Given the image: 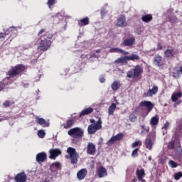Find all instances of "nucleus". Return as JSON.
<instances>
[{"mask_svg":"<svg viewBox=\"0 0 182 182\" xmlns=\"http://www.w3.org/2000/svg\"><path fill=\"white\" fill-rule=\"evenodd\" d=\"M97 175L100 178H103V177L107 176V171L103 166L99 167L97 169Z\"/></svg>","mask_w":182,"mask_h":182,"instance_id":"17","label":"nucleus"},{"mask_svg":"<svg viewBox=\"0 0 182 182\" xmlns=\"http://www.w3.org/2000/svg\"><path fill=\"white\" fill-rule=\"evenodd\" d=\"M180 75H182V66L180 67L179 70L177 71V73H176V72L173 73L174 77H180Z\"/></svg>","mask_w":182,"mask_h":182,"instance_id":"40","label":"nucleus"},{"mask_svg":"<svg viewBox=\"0 0 182 182\" xmlns=\"http://www.w3.org/2000/svg\"><path fill=\"white\" fill-rule=\"evenodd\" d=\"M169 21L170 22H171L172 23H176V22H177L178 19L176 17V16L174 15H171L169 17Z\"/></svg>","mask_w":182,"mask_h":182,"instance_id":"39","label":"nucleus"},{"mask_svg":"<svg viewBox=\"0 0 182 182\" xmlns=\"http://www.w3.org/2000/svg\"><path fill=\"white\" fill-rule=\"evenodd\" d=\"M84 131L80 127H75L70 129L68 132V136L73 137V139H82L83 137Z\"/></svg>","mask_w":182,"mask_h":182,"instance_id":"2","label":"nucleus"},{"mask_svg":"<svg viewBox=\"0 0 182 182\" xmlns=\"http://www.w3.org/2000/svg\"><path fill=\"white\" fill-rule=\"evenodd\" d=\"M26 68L23 66V65L20 64L17 65L16 66L12 68L9 72L8 75L9 77H7L4 82H0V92L4 90V87H5L6 85H9V83L6 82L11 77H14V76H16L17 75H19V73H22L23 70H25Z\"/></svg>","mask_w":182,"mask_h":182,"instance_id":"1","label":"nucleus"},{"mask_svg":"<svg viewBox=\"0 0 182 182\" xmlns=\"http://www.w3.org/2000/svg\"><path fill=\"white\" fill-rule=\"evenodd\" d=\"M164 55L166 56V58H168V59H171V58H173V56H176V55H177V50L176 49H167L165 52H164Z\"/></svg>","mask_w":182,"mask_h":182,"instance_id":"13","label":"nucleus"},{"mask_svg":"<svg viewBox=\"0 0 182 182\" xmlns=\"http://www.w3.org/2000/svg\"><path fill=\"white\" fill-rule=\"evenodd\" d=\"M10 102L9 101H6V102H4V106L5 107H9V105H10Z\"/></svg>","mask_w":182,"mask_h":182,"instance_id":"48","label":"nucleus"},{"mask_svg":"<svg viewBox=\"0 0 182 182\" xmlns=\"http://www.w3.org/2000/svg\"><path fill=\"white\" fill-rule=\"evenodd\" d=\"M159 116L153 117L151 119L150 124L151 126H157V124H159Z\"/></svg>","mask_w":182,"mask_h":182,"instance_id":"28","label":"nucleus"},{"mask_svg":"<svg viewBox=\"0 0 182 182\" xmlns=\"http://www.w3.org/2000/svg\"><path fill=\"white\" fill-rule=\"evenodd\" d=\"M137 146H141V141H138L134 142L132 144V149H134V147H137Z\"/></svg>","mask_w":182,"mask_h":182,"instance_id":"41","label":"nucleus"},{"mask_svg":"<svg viewBox=\"0 0 182 182\" xmlns=\"http://www.w3.org/2000/svg\"><path fill=\"white\" fill-rule=\"evenodd\" d=\"M55 4V0H48V6H52V5Z\"/></svg>","mask_w":182,"mask_h":182,"instance_id":"46","label":"nucleus"},{"mask_svg":"<svg viewBox=\"0 0 182 182\" xmlns=\"http://www.w3.org/2000/svg\"><path fill=\"white\" fill-rule=\"evenodd\" d=\"M67 153L69 154L72 164H76L77 163V159H79V154L76 152V149L72 147H69L67 149Z\"/></svg>","mask_w":182,"mask_h":182,"instance_id":"6","label":"nucleus"},{"mask_svg":"<svg viewBox=\"0 0 182 182\" xmlns=\"http://www.w3.org/2000/svg\"><path fill=\"white\" fill-rule=\"evenodd\" d=\"M46 133L45 132V131L41 129L38 132V137H40V139H43V137H45Z\"/></svg>","mask_w":182,"mask_h":182,"instance_id":"37","label":"nucleus"},{"mask_svg":"<svg viewBox=\"0 0 182 182\" xmlns=\"http://www.w3.org/2000/svg\"><path fill=\"white\" fill-rule=\"evenodd\" d=\"M73 124H75V121L73 119H68L64 124V129H70Z\"/></svg>","mask_w":182,"mask_h":182,"instance_id":"29","label":"nucleus"},{"mask_svg":"<svg viewBox=\"0 0 182 182\" xmlns=\"http://www.w3.org/2000/svg\"><path fill=\"white\" fill-rule=\"evenodd\" d=\"M141 129H142V131L141 132V136H146V134H147L150 130V127H146L144 125H141Z\"/></svg>","mask_w":182,"mask_h":182,"instance_id":"27","label":"nucleus"},{"mask_svg":"<svg viewBox=\"0 0 182 182\" xmlns=\"http://www.w3.org/2000/svg\"><path fill=\"white\" fill-rule=\"evenodd\" d=\"M4 35L6 36V33L4 34L2 33H0V39H2V38H4Z\"/></svg>","mask_w":182,"mask_h":182,"instance_id":"52","label":"nucleus"},{"mask_svg":"<svg viewBox=\"0 0 182 182\" xmlns=\"http://www.w3.org/2000/svg\"><path fill=\"white\" fill-rule=\"evenodd\" d=\"M170 129V123L168 122H166L164 124V127H162V133L163 135L167 134V129Z\"/></svg>","mask_w":182,"mask_h":182,"instance_id":"32","label":"nucleus"},{"mask_svg":"<svg viewBox=\"0 0 182 182\" xmlns=\"http://www.w3.org/2000/svg\"><path fill=\"white\" fill-rule=\"evenodd\" d=\"M53 166L55 167V168H59L60 167V164L58 162H55L53 164Z\"/></svg>","mask_w":182,"mask_h":182,"instance_id":"47","label":"nucleus"},{"mask_svg":"<svg viewBox=\"0 0 182 182\" xmlns=\"http://www.w3.org/2000/svg\"><path fill=\"white\" fill-rule=\"evenodd\" d=\"M163 49V46H161V44L159 43L157 46L156 50H161Z\"/></svg>","mask_w":182,"mask_h":182,"instance_id":"49","label":"nucleus"},{"mask_svg":"<svg viewBox=\"0 0 182 182\" xmlns=\"http://www.w3.org/2000/svg\"><path fill=\"white\" fill-rule=\"evenodd\" d=\"M139 149H136L132 151V157H137L139 156L138 154Z\"/></svg>","mask_w":182,"mask_h":182,"instance_id":"43","label":"nucleus"},{"mask_svg":"<svg viewBox=\"0 0 182 182\" xmlns=\"http://www.w3.org/2000/svg\"><path fill=\"white\" fill-rule=\"evenodd\" d=\"M91 123H95V119H90Z\"/></svg>","mask_w":182,"mask_h":182,"instance_id":"54","label":"nucleus"},{"mask_svg":"<svg viewBox=\"0 0 182 182\" xmlns=\"http://www.w3.org/2000/svg\"><path fill=\"white\" fill-rule=\"evenodd\" d=\"M52 45L50 41L44 38L41 40L40 46L38 47V50H43V52L48 50L49 47Z\"/></svg>","mask_w":182,"mask_h":182,"instance_id":"7","label":"nucleus"},{"mask_svg":"<svg viewBox=\"0 0 182 182\" xmlns=\"http://www.w3.org/2000/svg\"><path fill=\"white\" fill-rule=\"evenodd\" d=\"M127 56L121 57L115 60V63H127Z\"/></svg>","mask_w":182,"mask_h":182,"instance_id":"30","label":"nucleus"},{"mask_svg":"<svg viewBox=\"0 0 182 182\" xmlns=\"http://www.w3.org/2000/svg\"><path fill=\"white\" fill-rule=\"evenodd\" d=\"M128 60H140V57L136 54H132L127 56Z\"/></svg>","mask_w":182,"mask_h":182,"instance_id":"33","label":"nucleus"},{"mask_svg":"<svg viewBox=\"0 0 182 182\" xmlns=\"http://www.w3.org/2000/svg\"><path fill=\"white\" fill-rule=\"evenodd\" d=\"M157 92H159V87L154 85L152 89H149L146 92H144V97H150L151 96L156 95Z\"/></svg>","mask_w":182,"mask_h":182,"instance_id":"9","label":"nucleus"},{"mask_svg":"<svg viewBox=\"0 0 182 182\" xmlns=\"http://www.w3.org/2000/svg\"><path fill=\"white\" fill-rule=\"evenodd\" d=\"M1 121V119H0V122Z\"/></svg>","mask_w":182,"mask_h":182,"instance_id":"60","label":"nucleus"},{"mask_svg":"<svg viewBox=\"0 0 182 182\" xmlns=\"http://www.w3.org/2000/svg\"><path fill=\"white\" fill-rule=\"evenodd\" d=\"M135 41H136V39L134 38V37H131L129 38L125 39L123 43H124V46H133Z\"/></svg>","mask_w":182,"mask_h":182,"instance_id":"22","label":"nucleus"},{"mask_svg":"<svg viewBox=\"0 0 182 182\" xmlns=\"http://www.w3.org/2000/svg\"><path fill=\"white\" fill-rule=\"evenodd\" d=\"M180 97H182V92H173L171 95V100L173 102H177Z\"/></svg>","mask_w":182,"mask_h":182,"instance_id":"23","label":"nucleus"},{"mask_svg":"<svg viewBox=\"0 0 182 182\" xmlns=\"http://www.w3.org/2000/svg\"><path fill=\"white\" fill-rule=\"evenodd\" d=\"M87 153L91 156H94L95 153H96V146L93 143L90 142L87 144Z\"/></svg>","mask_w":182,"mask_h":182,"instance_id":"11","label":"nucleus"},{"mask_svg":"<svg viewBox=\"0 0 182 182\" xmlns=\"http://www.w3.org/2000/svg\"><path fill=\"white\" fill-rule=\"evenodd\" d=\"M154 65L155 66H163L164 65V62L163 61V57L160 55H156L154 58Z\"/></svg>","mask_w":182,"mask_h":182,"instance_id":"14","label":"nucleus"},{"mask_svg":"<svg viewBox=\"0 0 182 182\" xmlns=\"http://www.w3.org/2000/svg\"><path fill=\"white\" fill-rule=\"evenodd\" d=\"M181 177H182V173L181 172L177 173L174 175L175 180H180V178H181Z\"/></svg>","mask_w":182,"mask_h":182,"instance_id":"42","label":"nucleus"},{"mask_svg":"<svg viewBox=\"0 0 182 182\" xmlns=\"http://www.w3.org/2000/svg\"><path fill=\"white\" fill-rule=\"evenodd\" d=\"M141 19L144 22H150V21L153 19V17L151 16V15L147 14V15L143 16L141 17Z\"/></svg>","mask_w":182,"mask_h":182,"instance_id":"35","label":"nucleus"},{"mask_svg":"<svg viewBox=\"0 0 182 182\" xmlns=\"http://www.w3.org/2000/svg\"><path fill=\"white\" fill-rule=\"evenodd\" d=\"M179 103H180V101H178V102L176 103V105H179Z\"/></svg>","mask_w":182,"mask_h":182,"instance_id":"59","label":"nucleus"},{"mask_svg":"<svg viewBox=\"0 0 182 182\" xmlns=\"http://www.w3.org/2000/svg\"><path fill=\"white\" fill-rule=\"evenodd\" d=\"M176 151H178V154H181V156H182V149H181V146L180 145V144H178Z\"/></svg>","mask_w":182,"mask_h":182,"instance_id":"44","label":"nucleus"},{"mask_svg":"<svg viewBox=\"0 0 182 182\" xmlns=\"http://www.w3.org/2000/svg\"><path fill=\"white\" fill-rule=\"evenodd\" d=\"M136 181H137V179L134 178V179H132V181H131V182H136Z\"/></svg>","mask_w":182,"mask_h":182,"instance_id":"53","label":"nucleus"},{"mask_svg":"<svg viewBox=\"0 0 182 182\" xmlns=\"http://www.w3.org/2000/svg\"><path fill=\"white\" fill-rule=\"evenodd\" d=\"M93 112V108L88 107L87 109H85L80 113V117H82V116H86V114H90V113Z\"/></svg>","mask_w":182,"mask_h":182,"instance_id":"24","label":"nucleus"},{"mask_svg":"<svg viewBox=\"0 0 182 182\" xmlns=\"http://www.w3.org/2000/svg\"><path fill=\"white\" fill-rule=\"evenodd\" d=\"M100 129H102V119L99 118L97 123L88 126L87 132L89 134H95Z\"/></svg>","mask_w":182,"mask_h":182,"instance_id":"4","label":"nucleus"},{"mask_svg":"<svg viewBox=\"0 0 182 182\" xmlns=\"http://www.w3.org/2000/svg\"><path fill=\"white\" fill-rule=\"evenodd\" d=\"M110 53H124V51L119 48H113L109 50Z\"/></svg>","mask_w":182,"mask_h":182,"instance_id":"34","label":"nucleus"},{"mask_svg":"<svg viewBox=\"0 0 182 182\" xmlns=\"http://www.w3.org/2000/svg\"><path fill=\"white\" fill-rule=\"evenodd\" d=\"M96 55H91V58H95Z\"/></svg>","mask_w":182,"mask_h":182,"instance_id":"56","label":"nucleus"},{"mask_svg":"<svg viewBox=\"0 0 182 182\" xmlns=\"http://www.w3.org/2000/svg\"><path fill=\"white\" fill-rule=\"evenodd\" d=\"M49 153H50V156H49L50 159H52L53 160H55V159H56L58 156H60V154H62V151H60V149H50Z\"/></svg>","mask_w":182,"mask_h":182,"instance_id":"10","label":"nucleus"},{"mask_svg":"<svg viewBox=\"0 0 182 182\" xmlns=\"http://www.w3.org/2000/svg\"><path fill=\"white\" fill-rule=\"evenodd\" d=\"M78 25L79 26H85L86 25H89V18L86 17L78 21Z\"/></svg>","mask_w":182,"mask_h":182,"instance_id":"26","label":"nucleus"},{"mask_svg":"<svg viewBox=\"0 0 182 182\" xmlns=\"http://www.w3.org/2000/svg\"><path fill=\"white\" fill-rule=\"evenodd\" d=\"M117 107V106L114 104L112 103L108 109V114H109V116L113 115V114L114 113L116 108Z\"/></svg>","mask_w":182,"mask_h":182,"instance_id":"25","label":"nucleus"},{"mask_svg":"<svg viewBox=\"0 0 182 182\" xmlns=\"http://www.w3.org/2000/svg\"><path fill=\"white\" fill-rule=\"evenodd\" d=\"M140 106L147 107L148 112H151L153 109V104L150 101H143L140 103Z\"/></svg>","mask_w":182,"mask_h":182,"instance_id":"20","label":"nucleus"},{"mask_svg":"<svg viewBox=\"0 0 182 182\" xmlns=\"http://www.w3.org/2000/svg\"><path fill=\"white\" fill-rule=\"evenodd\" d=\"M127 25L126 18L124 16L119 17L117 21V26L124 27Z\"/></svg>","mask_w":182,"mask_h":182,"instance_id":"21","label":"nucleus"},{"mask_svg":"<svg viewBox=\"0 0 182 182\" xmlns=\"http://www.w3.org/2000/svg\"><path fill=\"white\" fill-rule=\"evenodd\" d=\"M47 155L45 152L38 153L36 155V160L37 163H43L46 160Z\"/></svg>","mask_w":182,"mask_h":182,"instance_id":"12","label":"nucleus"},{"mask_svg":"<svg viewBox=\"0 0 182 182\" xmlns=\"http://www.w3.org/2000/svg\"><path fill=\"white\" fill-rule=\"evenodd\" d=\"M168 164H169L170 167H171L172 168H176L178 166V164H177V163H176L173 160H170L168 162Z\"/></svg>","mask_w":182,"mask_h":182,"instance_id":"38","label":"nucleus"},{"mask_svg":"<svg viewBox=\"0 0 182 182\" xmlns=\"http://www.w3.org/2000/svg\"><path fill=\"white\" fill-rule=\"evenodd\" d=\"M106 80L105 79V77H100V82L101 83H105V81Z\"/></svg>","mask_w":182,"mask_h":182,"instance_id":"51","label":"nucleus"},{"mask_svg":"<svg viewBox=\"0 0 182 182\" xmlns=\"http://www.w3.org/2000/svg\"><path fill=\"white\" fill-rule=\"evenodd\" d=\"M112 90H119L120 89V82L114 81L111 86Z\"/></svg>","mask_w":182,"mask_h":182,"instance_id":"31","label":"nucleus"},{"mask_svg":"<svg viewBox=\"0 0 182 182\" xmlns=\"http://www.w3.org/2000/svg\"><path fill=\"white\" fill-rule=\"evenodd\" d=\"M155 139H156V132H150L145 140V146L148 150H151L153 149V145L154 144Z\"/></svg>","mask_w":182,"mask_h":182,"instance_id":"5","label":"nucleus"},{"mask_svg":"<svg viewBox=\"0 0 182 182\" xmlns=\"http://www.w3.org/2000/svg\"><path fill=\"white\" fill-rule=\"evenodd\" d=\"M123 139V134L119 133L116 136H112L107 142V146H112L114 143V141H119V140H122Z\"/></svg>","mask_w":182,"mask_h":182,"instance_id":"8","label":"nucleus"},{"mask_svg":"<svg viewBox=\"0 0 182 182\" xmlns=\"http://www.w3.org/2000/svg\"><path fill=\"white\" fill-rule=\"evenodd\" d=\"M36 122L43 127H49V122H46L43 118H36Z\"/></svg>","mask_w":182,"mask_h":182,"instance_id":"19","label":"nucleus"},{"mask_svg":"<svg viewBox=\"0 0 182 182\" xmlns=\"http://www.w3.org/2000/svg\"><path fill=\"white\" fill-rule=\"evenodd\" d=\"M43 32H45V29H41L39 32H38V36H41L43 33Z\"/></svg>","mask_w":182,"mask_h":182,"instance_id":"50","label":"nucleus"},{"mask_svg":"<svg viewBox=\"0 0 182 182\" xmlns=\"http://www.w3.org/2000/svg\"><path fill=\"white\" fill-rule=\"evenodd\" d=\"M96 53H100V50H96Z\"/></svg>","mask_w":182,"mask_h":182,"instance_id":"55","label":"nucleus"},{"mask_svg":"<svg viewBox=\"0 0 182 182\" xmlns=\"http://www.w3.org/2000/svg\"><path fill=\"white\" fill-rule=\"evenodd\" d=\"M16 182H26V174L25 172H21L17 174L15 177Z\"/></svg>","mask_w":182,"mask_h":182,"instance_id":"15","label":"nucleus"},{"mask_svg":"<svg viewBox=\"0 0 182 182\" xmlns=\"http://www.w3.org/2000/svg\"><path fill=\"white\" fill-rule=\"evenodd\" d=\"M141 73H143V68L138 65H136L132 70L128 71L127 76L129 78L136 79V77H139Z\"/></svg>","mask_w":182,"mask_h":182,"instance_id":"3","label":"nucleus"},{"mask_svg":"<svg viewBox=\"0 0 182 182\" xmlns=\"http://www.w3.org/2000/svg\"><path fill=\"white\" fill-rule=\"evenodd\" d=\"M136 176L138 179L139 180V181L141 182H146V181L144 179H143V177H144V176H146V173H144V169L141 168V169H136Z\"/></svg>","mask_w":182,"mask_h":182,"instance_id":"16","label":"nucleus"},{"mask_svg":"<svg viewBox=\"0 0 182 182\" xmlns=\"http://www.w3.org/2000/svg\"><path fill=\"white\" fill-rule=\"evenodd\" d=\"M87 174V170L86 168H82L77 173V177L78 180H83Z\"/></svg>","mask_w":182,"mask_h":182,"instance_id":"18","label":"nucleus"},{"mask_svg":"<svg viewBox=\"0 0 182 182\" xmlns=\"http://www.w3.org/2000/svg\"><path fill=\"white\" fill-rule=\"evenodd\" d=\"M129 120H130V122H132L133 123H134V122H136V120H137V115L136 114V112L132 113L129 116Z\"/></svg>","mask_w":182,"mask_h":182,"instance_id":"36","label":"nucleus"},{"mask_svg":"<svg viewBox=\"0 0 182 182\" xmlns=\"http://www.w3.org/2000/svg\"><path fill=\"white\" fill-rule=\"evenodd\" d=\"M125 55H127V53H129L128 52H124V53Z\"/></svg>","mask_w":182,"mask_h":182,"instance_id":"58","label":"nucleus"},{"mask_svg":"<svg viewBox=\"0 0 182 182\" xmlns=\"http://www.w3.org/2000/svg\"><path fill=\"white\" fill-rule=\"evenodd\" d=\"M168 147V149H174V142L173 141L169 142Z\"/></svg>","mask_w":182,"mask_h":182,"instance_id":"45","label":"nucleus"},{"mask_svg":"<svg viewBox=\"0 0 182 182\" xmlns=\"http://www.w3.org/2000/svg\"><path fill=\"white\" fill-rule=\"evenodd\" d=\"M101 15L103 16V11H101Z\"/></svg>","mask_w":182,"mask_h":182,"instance_id":"57","label":"nucleus"}]
</instances>
